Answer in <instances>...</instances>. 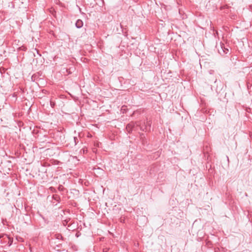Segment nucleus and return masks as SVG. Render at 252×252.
<instances>
[{
  "label": "nucleus",
  "mask_w": 252,
  "mask_h": 252,
  "mask_svg": "<svg viewBox=\"0 0 252 252\" xmlns=\"http://www.w3.org/2000/svg\"><path fill=\"white\" fill-rule=\"evenodd\" d=\"M49 162L50 163L48 162V166L50 165V163L52 164H57L59 161L58 160H54V159H51L49 160Z\"/></svg>",
  "instance_id": "10"
},
{
  "label": "nucleus",
  "mask_w": 252,
  "mask_h": 252,
  "mask_svg": "<svg viewBox=\"0 0 252 252\" xmlns=\"http://www.w3.org/2000/svg\"><path fill=\"white\" fill-rule=\"evenodd\" d=\"M139 126L140 127V129L142 131H144L145 130L146 131V130H148L147 128H145V126H141L139 124H138V126Z\"/></svg>",
  "instance_id": "12"
},
{
  "label": "nucleus",
  "mask_w": 252,
  "mask_h": 252,
  "mask_svg": "<svg viewBox=\"0 0 252 252\" xmlns=\"http://www.w3.org/2000/svg\"><path fill=\"white\" fill-rule=\"evenodd\" d=\"M216 47L220 55L226 54L229 52L228 45H225L222 42H220L219 45H217Z\"/></svg>",
  "instance_id": "4"
},
{
  "label": "nucleus",
  "mask_w": 252,
  "mask_h": 252,
  "mask_svg": "<svg viewBox=\"0 0 252 252\" xmlns=\"http://www.w3.org/2000/svg\"><path fill=\"white\" fill-rule=\"evenodd\" d=\"M42 102L40 101V103L42 104ZM43 106H44L45 105V103L43 102Z\"/></svg>",
  "instance_id": "22"
},
{
  "label": "nucleus",
  "mask_w": 252,
  "mask_h": 252,
  "mask_svg": "<svg viewBox=\"0 0 252 252\" xmlns=\"http://www.w3.org/2000/svg\"><path fill=\"white\" fill-rule=\"evenodd\" d=\"M60 201V197L57 194H53L50 200L51 203L53 206H56Z\"/></svg>",
  "instance_id": "6"
},
{
  "label": "nucleus",
  "mask_w": 252,
  "mask_h": 252,
  "mask_svg": "<svg viewBox=\"0 0 252 252\" xmlns=\"http://www.w3.org/2000/svg\"><path fill=\"white\" fill-rule=\"evenodd\" d=\"M210 81L211 80V81H214V83H216V81H217V79H214V78H213V79H211V78H210Z\"/></svg>",
  "instance_id": "20"
},
{
  "label": "nucleus",
  "mask_w": 252,
  "mask_h": 252,
  "mask_svg": "<svg viewBox=\"0 0 252 252\" xmlns=\"http://www.w3.org/2000/svg\"><path fill=\"white\" fill-rule=\"evenodd\" d=\"M151 125H152V121L151 120L147 121L146 123H144L145 128H147L148 131H150V129H151Z\"/></svg>",
  "instance_id": "9"
},
{
  "label": "nucleus",
  "mask_w": 252,
  "mask_h": 252,
  "mask_svg": "<svg viewBox=\"0 0 252 252\" xmlns=\"http://www.w3.org/2000/svg\"><path fill=\"white\" fill-rule=\"evenodd\" d=\"M136 126H138V122H131L127 124L126 126V130L127 132L130 133L132 132V130H136Z\"/></svg>",
  "instance_id": "5"
},
{
  "label": "nucleus",
  "mask_w": 252,
  "mask_h": 252,
  "mask_svg": "<svg viewBox=\"0 0 252 252\" xmlns=\"http://www.w3.org/2000/svg\"><path fill=\"white\" fill-rule=\"evenodd\" d=\"M103 252H107V249H103Z\"/></svg>",
  "instance_id": "21"
},
{
  "label": "nucleus",
  "mask_w": 252,
  "mask_h": 252,
  "mask_svg": "<svg viewBox=\"0 0 252 252\" xmlns=\"http://www.w3.org/2000/svg\"><path fill=\"white\" fill-rule=\"evenodd\" d=\"M63 237L60 233H50V237L48 236V241L51 245L56 244V246L59 247L61 244L59 243Z\"/></svg>",
  "instance_id": "1"
},
{
  "label": "nucleus",
  "mask_w": 252,
  "mask_h": 252,
  "mask_svg": "<svg viewBox=\"0 0 252 252\" xmlns=\"http://www.w3.org/2000/svg\"><path fill=\"white\" fill-rule=\"evenodd\" d=\"M3 240L0 241V244L3 245L4 247H10L13 243V238L10 237L8 235L6 234H3Z\"/></svg>",
  "instance_id": "3"
},
{
  "label": "nucleus",
  "mask_w": 252,
  "mask_h": 252,
  "mask_svg": "<svg viewBox=\"0 0 252 252\" xmlns=\"http://www.w3.org/2000/svg\"><path fill=\"white\" fill-rule=\"evenodd\" d=\"M48 190H50V191L52 193L56 192L57 191L56 189L54 187H50L48 188Z\"/></svg>",
  "instance_id": "11"
},
{
  "label": "nucleus",
  "mask_w": 252,
  "mask_h": 252,
  "mask_svg": "<svg viewBox=\"0 0 252 252\" xmlns=\"http://www.w3.org/2000/svg\"><path fill=\"white\" fill-rule=\"evenodd\" d=\"M46 171H47V169H46L44 171V172H46Z\"/></svg>",
  "instance_id": "23"
},
{
  "label": "nucleus",
  "mask_w": 252,
  "mask_h": 252,
  "mask_svg": "<svg viewBox=\"0 0 252 252\" xmlns=\"http://www.w3.org/2000/svg\"><path fill=\"white\" fill-rule=\"evenodd\" d=\"M58 155V147L54 143L48 142V155L54 156Z\"/></svg>",
  "instance_id": "2"
},
{
  "label": "nucleus",
  "mask_w": 252,
  "mask_h": 252,
  "mask_svg": "<svg viewBox=\"0 0 252 252\" xmlns=\"http://www.w3.org/2000/svg\"><path fill=\"white\" fill-rule=\"evenodd\" d=\"M140 136L141 137V139H143L145 138V134L144 133H140Z\"/></svg>",
  "instance_id": "18"
},
{
  "label": "nucleus",
  "mask_w": 252,
  "mask_h": 252,
  "mask_svg": "<svg viewBox=\"0 0 252 252\" xmlns=\"http://www.w3.org/2000/svg\"><path fill=\"white\" fill-rule=\"evenodd\" d=\"M83 22L81 20L78 19L76 21V23H75V26L77 28L80 29L83 27Z\"/></svg>",
  "instance_id": "8"
},
{
  "label": "nucleus",
  "mask_w": 252,
  "mask_h": 252,
  "mask_svg": "<svg viewBox=\"0 0 252 252\" xmlns=\"http://www.w3.org/2000/svg\"><path fill=\"white\" fill-rule=\"evenodd\" d=\"M48 138L49 137H53V138L55 139V140L56 142L59 141L57 140V138L56 137H55V135H56L57 136H59V135L61 134L60 131H57L55 132H53V131L52 130L50 129L49 130H48Z\"/></svg>",
  "instance_id": "7"
},
{
  "label": "nucleus",
  "mask_w": 252,
  "mask_h": 252,
  "mask_svg": "<svg viewBox=\"0 0 252 252\" xmlns=\"http://www.w3.org/2000/svg\"><path fill=\"white\" fill-rule=\"evenodd\" d=\"M74 141L75 143V145H76L78 142V139L77 137H74Z\"/></svg>",
  "instance_id": "15"
},
{
  "label": "nucleus",
  "mask_w": 252,
  "mask_h": 252,
  "mask_svg": "<svg viewBox=\"0 0 252 252\" xmlns=\"http://www.w3.org/2000/svg\"><path fill=\"white\" fill-rule=\"evenodd\" d=\"M3 234H0V241L1 240V239H2L1 240H3Z\"/></svg>",
  "instance_id": "19"
},
{
  "label": "nucleus",
  "mask_w": 252,
  "mask_h": 252,
  "mask_svg": "<svg viewBox=\"0 0 252 252\" xmlns=\"http://www.w3.org/2000/svg\"><path fill=\"white\" fill-rule=\"evenodd\" d=\"M46 161H41V164L43 166H44V167H46Z\"/></svg>",
  "instance_id": "17"
},
{
  "label": "nucleus",
  "mask_w": 252,
  "mask_h": 252,
  "mask_svg": "<svg viewBox=\"0 0 252 252\" xmlns=\"http://www.w3.org/2000/svg\"><path fill=\"white\" fill-rule=\"evenodd\" d=\"M64 189V188H63V187L62 185H59V187H58V189L59 191H63V189Z\"/></svg>",
  "instance_id": "14"
},
{
  "label": "nucleus",
  "mask_w": 252,
  "mask_h": 252,
  "mask_svg": "<svg viewBox=\"0 0 252 252\" xmlns=\"http://www.w3.org/2000/svg\"><path fill=\"white\" fill-rule=\"evenodd\" d=\"M50 104L52 108H54V106L56 105L55 102L53 101L52 99L50 100Z\"/></svg>",
  "instance_id": "13"
},
{
  "label": "nucleus",
  "mask_w": 252,
  "mask_h": 252,
  "mask_svg": "<svg viewBox=\"0 0 252 252\" xmlns=\"http://www.w3.org/2000/svg\"><path fill=\"white\" fill-rule=\"evenodd\" d=\"M68 220H64L63 221V224L64 226H66V225H67V223H68Z\"/></svg>",
  "instance_id": "16"
}]
</instances>
